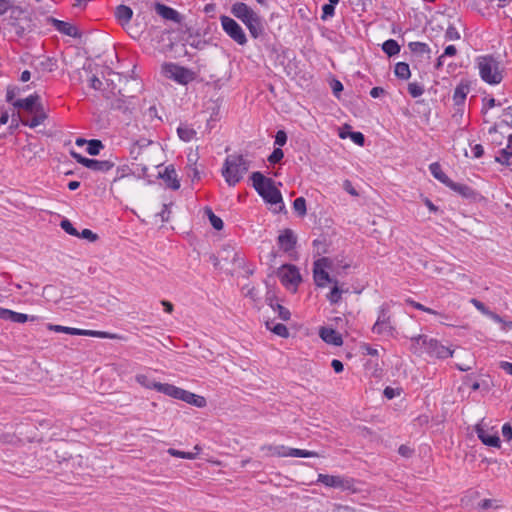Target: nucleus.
Here are the masks:
<instances>
[{
	"mask_svg": "<svg viewBox=\"0 0 512 512\" xmlns=\"http://www.w3.org/2000/svg\"><path fill=\"white\" fill-rule=\"evenodd\" d=\"M445 38L447 40H458L460 39V34L453 25H450L445 32Z\"/></svg>",
	"mask_w": 512,
	"mask_h": 512,
	"instance_id": "obj_52",
	"label": "nucleus"
},
{
	"mask_svg": "<svg viewBox=\"0 0 512 512\" xmlns=\"http://www.w3.org/2000/svg\"><path fill=\"white\" fill-rule=\"evenodd\" d=\"M269 451H272L273 454L280 456V457H286L288 456V450L284 446H277V447H268Z\"/></svg>",
	"mask_w": 512,
	"mask_h": 512,
	"instance_id": "obj_55",
	"label": "nucleus"
},
{
	"mask_svg": "<svg viewBox=\"0 0 512 512\" xmlns=\"http://www.w3.org/2000/svg\"><path fill=\"white\" fill-rule=\"evenodd\" d=\"M406 303H408L409 305H411L412 307H414L417 310H421L423 312L433 314V315H440V313L437 312L436 310L426 307V306L422 305L421 303L412 300L411 298H408L406 300Z\"/></svg>",
	"mask_w": 512,
	"mask_h": 512,
	"instance_id": "obj_44",
	"label": "nucleus"
},
{
	"mask_svg": "<svg viewBox=\"0 0 512 512\" xmlns=\"http://www.w3.org/2000/svg\"><path fill=\"white\" fill-rule=\"evenodd\" d=\"M33 113L34 116L30 120H21L23 125L29 126L30 128H35L47 119V114L44 111L43 105H39L38 110Z\"/></svg>",
	"mask_w": 512,
	"mask_h": 512,
	"instance_id": "obj_24",
	"label": "nucleus"
},
{
	"mask_svg": "<svg viewBox=\"0 0 512 512\" xmlns=\"http://www.w3.org/2000/svg\"><path fill=\"white\" fill-rule=\"evenodd\" d=\"M425 345V353L430 357L437 359H446L453 355V350L450 347L444 346L440 341L430 338L429 341L423 342Z\"/></svg>",
	"mask_w": 512,
	"mask_h": 512,
	"instance_id": "obj_12",
	"label": "nucleus"
},
{
	"mask_svg": "<svg viewBox=\"0 0 512 512\" xmlns=\"http://www.w3.org/2000/svg\"><path fill=\"white\" fill-rule=\"evenodd\" d=\"M288 456L299 457V458H310V457H318V454L314 451L290 448V449H288Z\"/></svg>",
	"mask_w": 512,
	"mask_h": 512,
	"instance_id": "obj_38",
	"label": "nucleus"
},
{
	"mask_svg": "<svg viewBox=\"0 0 512 512\" xmlns=\"http://www.w3.org/2000/svg\"><path fill=\"white\" fill-rule=\"evenodd\" d=\"M153 389L160 392V393H163L167 396H170L174 399H178L179 397V394H180V390L181 388L179 387H176L172 384H168V383H154L153 384Z\"/></svg>",
	"mask_w": 512,
	"mask_h": 512,
	"instance_id": "obj_25",
	"label": "nucleus"
},
{
	"mask_svg": "<svg viewBox=\"0 0 512 512\" xmlns=\"http://www.w3.org/2000/svg\"><path fill=\"white\" fill-rule=\"evenodd\" d=\"M429 170L438 181H440L445 186H448L451 179L443 172L441 165L438 162L431 163L429 165Z\"/></svg>",
	"mask_w": 512,
	"mask_h": 512,
	"instance_id": "obj_27",
	"label": "nucleus"
},
{
	"mask_svg": "<svg viewBox=\"0 0 512 512\" xmlns=\"http://www.w3.org/2000/svg\"><path fill=\"white\" fill-rule=\"evenodd\" d=\"M265 325L266 328L272 331L274 334L283 338L289 337L288 328L284 324L278 323L273 325V321H266Z\"/></svg>",
	"mask_w": 512,
	"mask_h": 512,
	"instance_id": "obj_31",
	"label": "nucleus"
},
{
	"mask_svg": "<svg viewBox=\"0 0 512 512\" xmlns=\"http://www.w3.org/2000/svg\"><path fill=\"white\" fill-rule=\"evenodd\" d=\"M408 92L413 98H417L424 93V88L417 82H411L408 84Z\"/></svg>",
	"mask_w": 512,
	"mask_h": 512,
	"instance_id": "obj_45",
	"label": "nucleus"
},
{
	"mask_svg": "<svg viewBox=\"0 0 512 512\" xmlns=\"http://www.w3.org/2000/svg\"><path fill=\"white\" fill-rule=\"evenodd\" d=\"M162 70L168 78L173 79L180 84H187L193 80V73L189 69L174 63H165L162 66Z\"/></svg>",
	"mask_w": 512,
	"mask_h": 512,
	"instance_id": "obj_10",
	"label": "nucleus"
},
{
	"mask_svg": "<svg viewBox=\"0 0 512 512\" xmlns=\"http://www.w3.org/2000/svg\"><path fill=\"white\" fill-rule=\"evenodd\" d=\"M71 156L84 167L96 172H108L115 166L112 160H97L90 159L82 156L81 154L72 151Z\"/></svg>",
	"mask_w": 512,
	"mask_h": 512,
	"instance_id": "obj_9",
	"label": "nucleus"
},
{
	"mask_svg": "<svg viewBox=\"0 0 512 512\" xmlns=\"http://www.w3.org/2000/svg\"><path fill=\"white\" fill-rule=\"evenodd\" d=\"M79 238L87 239L91 242H95L98 239V235L92 232L90 229H83L81 233H79Z\"/></svg>",
	"mask_w": 512,
	"mask_h": 512,
	"instance_id": "obj_54",
	"label": "nucleus"
},
{
	"mask_svg": "<svg viewBox=\"0 0 512 512\" xmlns=\"http://www.w3.org/2000/svg\"><path fill=\"white\" fill-rule=\"evenodd\" d=\"M87 144V153L92 156L98 155L103 148L102 142L98 139L89 140Z\"/></svg>",
	"mask_w": 512,
	"mask_h": 512,
	"instance_id": "obj_40",
	"label": "nucleus"
},
{
	"mask_svg": "<svg viewBox=\"0 0 512 512\" xmlns=\"http://www.w3.org/2000/svg\"><path fill=\"white\" fill-rule=\"evenodd\" d=\"M275 300V295L268 292L266 295V302L268 303V305L272 308L274 312H277L278 317L281 320L288 321L291 317L290 311Z\"/></svg>",
	"mask_w": 512,
	"mask_h": 512,
	"instance_id": "obj_20",
	"label": "nucleus"
},
{
	"mask_svg": "<svg viewBox=\"0 0 512 512\" xmlns=\"http://www.w3.org/2000/svg\"><path fill=\"white\" fill-rule=\"evenodd\" d=\"M447 187L463 198L474 199L476 197V192L466 184L457 183L451 180Z\"/></svg>",
	"mask_w": 512,
	"mask_h": 512,
	"instance_id": "obj_22",
	"label": "nucleus"
},
{
	"mask_svg": "<svg viewBox=\"0 0 512 512\" xmlns=\"http://www.w3.org/2000/svg\"><path fill=\"white\" fill-rule=\"evenodd\" d=\"M479 74L483 81L488 84H499L503 79L502 69L500 62L493 56H481L477 59Z\"/></svg>",
	"mask_w": 512,
	"mask_h": 512,
	"instance_id": "obj_4",
	"label": "nucleus"
},
{
	"mask_svg": "<svg viewBox=\"0 0 512 512\" xmlns=\"http://www.w3.org/2000/svg\"><path fill=\"white\" fill-rule=\"evenodd\" d=\"M221 25L225 33L237 44L244 46L247 43L244 30L234 19L229 16H222Z\"/></svg>",
	"mask_w": 512,
	"mask_h": 512,
	"instance_id": "obj_7",
	"label": "nucleus"
},
{
	"mask_svg": "<svg viewBox=\"0 0 512 512\" xmlns=\"http://www.w3.org/2000/svg\"><path fill=\"white\" fill-rule=\"evenodd\" d=\"M231 13L247 27L254 39L264 34L263 19L246 3H234L231 7Z\"/></svg>",
	"mask_w": 512,
	"mask_h": 512,
	"instance_id": "obj_1",
	"label": "nucleus"
},
{
	"mask_svg": "<svg viewBox=\"0 0 512 512\" xmlns=\"http://www.w3.org/2000/svg\"><path fill=\"white\" fill-rule=\"evenodd\" d=\"M130 171H131L130 168L128 166H126V165L117 168L116 176L114 178V181H117V180L123 178L124 176L128 175L130 173Z\"/></svg>",
	"mask_w": 512,
	"mask_h": 512,
	"instance_id": "obj_59",
	"label": "nucleus"
},
{
	"mask_svg": "<svg viewBox=\"0 0 512 512\" xmlns=\"http://www.w3.org/2000/svg\"><path fill=\"white\" fill-rule=\"evenodd\" d=\"M60 226L67 234L75 237L79 236V232L68 219L62 220Z\"/></svg>",
	"mask_w": 512,
	"mask_h": 512,
	"instance_id": "obj_46",
	"label": "nucleus"
},
{
	"mask_svg": "<svg viewBox=\"0 0 512 512\" xmlns=\"http://www.w3.org/2000/svg\"><path fill=\"white\" fill-rule=\"evenodd\" d=\"M249 166V161L243 155H229L224 161L222 176L226 183L233 187L243 179L249 170Z\"/></svg>",
	"mask_w": 512,
	"mask_h": 512,
	"instance_id": "obj_2",
	"label": "nucleus"
},
{
	"mask_svg": "<svg viewBox=\"0 0 512 512\" xmlns=\"http://www.w3.org/2000/svg\"><path fill=\"white\" fill-rule=\"evenodd\" d=\"M160 177L169 188L173 190H178L180 188V182L177 178V173L173 165L165 167L164 171L160 173Z\"/></svg>",
	"mask_w": 512,
	"mask_h": 512,
	"instance_id": "obj_21",
	"label": "nucleus"
},
{
	"mask_svg": "<svg viewBox=\"0 0 512 512\" xmlns=\"http://www.w3.org/2000/svg\"><path fill=\"white\" fill-rule=\"evenodd\" d=\"M343 187L346 192H348L352 196H358V192L353 187L352 183L349 180H345L343 183Z\"/></svg>",
	"mask_w": 512,
	"mask_h": 512,
	"instance_id": "obj_62",
	"label": "nucleus"
},
{
	"mask_svg": "<svg viewBox=\"0 0 512 512\" xmlns=\"http://www.w3.org/2000/svg\"><path fill=\"white\" fill-rule=\"evenodd\" d=\"M205 214L208 216L209 221L214 229H216V230L223 229L224 223H223L222 219L220 217L216 216L210 207L205 208Z\"/></svg>",
	"mask_w": 512,
	"mask_h": 512,
	"instance_id": "obj_36",
	"label": "nucleus"
},
{
	"mask_svg": "<svg viewBox=\"0 0 512 512\" xmlns=\"http://www.w3.org/2000/svg\"><path fill=\"white\" fill-rule=\"evenodd\" d=\"M352 141L360 146L364 145L365 137L361 132H351L349 134Z\"/></svg>",
	"mask_w": 512,
	"mask_h": 512,
	"instance_id": "obj_56",
	"label": "nucleus"
},
{
	"mask_svg": "<svg viewBox=\"0 0 512 512\" xmlns=\"http://www.w3.org/2000/svg\"><path fill=\"white\" fill-rule=\"evenodd\" d=\"M9 10H11L12 14L16 12H22V10L19 9L18 7H13V4L10 0H0V16L4 15Z\"/></svg>",
	"mask_w": 512,
	"mask_h": 512,
	"instance_id": "obj_42",
	"label": "nucleus"
},
{
	"mask_svg": "<svg viewBox=\"0 0 512 512\" xmlns=\"http://www.w3.org/2000/svg\"><path fill=\"white\" fill-rule=\"evenodd\" d=\"M293 208L294 210L300 215L304 216L306 215L307 209H306V200L304 197H298L293 202Z\"/></svg>",
	"mask_w": 512,
	"mask_h": 512,
	"instance_id": "obj_43",
	"label": "nucleus"
},
{
	"mask_svg": "<svg viewBox=\"0 0 512 512\" xmlns=\"http://www.w3.org/2000/svg\"><path fill=\"white\" fill-rule=\"evenodd\" d=\"M430 338H428L425 335H418L411 338V350L414 353H425V345L423 344L424 340L429 341Z\"/></svg>",
	"mask_w": 512,
	"mask_h": 512,
	"instance_id": "obj_33",
	"label": "nucleus"
},
{
	"mask_svg": "<svg viewBox=\"0 0 512 512\" xmlns=\"http://www.w3.org/2000/svg\"><path fill=\"white\" fill-rule=\"evenodd\" d=\"M469 91V86L467 84H459L454 90L453 101L455 105L462 106L464 105L467 93Z\"/></svg>",
	"mask_w": 512,
	"mask_h": 512,
	"instance_id": "obj_28",
	"label": "nucleus"
},
{
	"mask_svg": "<svg viewBox=\"0 0 512 512\" xmlns=\"http://www.w3.org/2000/svg\"><path fill=\"white\" fill-rule=\"evenodd\" d=\"M332 261L323 257L314 262L313 267V278L314 282L318 287H324L327 283H333L336 279L329 276V273L325 270L331 268Z\"/></svg>",
	"mask_w": 512,
	"mask_h": 512,
	"instance_id": "obj_8",
	"label": "nucleus"
},
{
	"mask_svg": "<svg viewBox=\"0 0 512 512\" xmlns=\"http://www.w3.org/2000/svg\"><path fill=\"white\" fill-rule=\"evenodd\" d=\"M382 49L388 56H394L399 53L400 46L396 40L389 39L383 43Z\"/></svg>",
	"mask_w": 512,
	"mask_h": 512,
	"instance_id": "obj_35",
	"label": "nucleus"
},
{
	"mask_svg": "<svg viewBox=\"0 0 512 512\" xmlns=\"http://www.w3.org/2000/svg\"><path fill=\"white\" fill-rule=\"evenodd\" d=\"M47 23L51 24L58 32H60L64 35L74 37V38L80 36L78 29L74 25H72L68 22L58 20L54 17H48Z\"/></svg>",
	"mask_w": 512,
	"mask_h": 512,
	"instance_id": "obj_16",
	"label": "nucleus"
},
{
	"mask_svg": "<svg viewBox=\"0 0 512 512\" xmlns=\"http://www.w3.org/2000/svg\"><path fill=\"white\" fill-rule=\"evenodd\" d=\"M0 319L8 320L14 323H25L27 321H35L36 316H28L27 314L15 312L10 309L0 307Z\"/></svg>",
	"mask_w": 512,
	"mask_h": 512,
	"instance_id": "obj_18",
	"label": "nucleus"
},
{
	"mask_svg": "<svg viewBox=\"0 0 512 512\" xmlns=\"http://www.w3.org/2000/svg\"><path fill=\"white\" fill-rule=\"evenodd\" d=\"M132 16V9L126 5L121 4L115 9V17L122 26L128 24Z\"/></svg>",
	"mask_w": 512,
	"mask_h": 512,
	"instance_id": "obj_26",
	"label": "nucleus"
},
{
	"mask_svg": "<svg viewBox=\"0 0 512 512\" xmlns=\"http://www.w3.org/2000/svg\"><path fill=\"white\" fill-rule=\"evenodd\" d=\"M512 150H508L507 148L501 149L499 154L495 157V161L506 166L512 165Z\"/></svg>",
	"mask_w": 512,
	"mask_h": 512,
	"instance_id": "obj_37",
	"label": "nucleus"
},
{
	"mask_svg": "<svg viewBox=\"0 0 512 512\" xmlns=\"http://www.w3.org/2000/svg\"><path fill=\"white\" fill-rule=\"evenodd\" d=\"M320 338L327 344L341 346L343 344L342 335L333 328L321 327L319 329Z\"/></svg>",
	"mask_w": 512,
	"mask_h": 512,
	"instance_id": "obj_19",
	"label": "nucleus"
},
{
	"mask_svg": "<svg viewBox=\"0 0 512 512\" xmlns=\"http://www.w3.org/2000/svg\"><path fill=\"white\" fill-rule=\"evenodd\" d=\"M155 10L157 14H159L162 18L166 20H172L175 22H180V14L173 8L168 7L161 3L155 4Z\"/></svg>",
	"mask_w": 512,
	"mask_h": 512,
	"instance_id": "obj_23",
	"label": "nucleus"
},
{
	"mask_svg": "<svg viewBox=\"0 0 512 512\" xmlns=\"http://www.w3.org/2000/svg\"><path fill=\"white\" fill-rule=\"evenodd\" d=\"M322 11H323V14H322L321 18L323 20L327 19L328 17H332L335 13L334 5L325 4L322 8Z\"/></svg>",
	"mask_w": 512,
	"mask_h": 512,
	"instance_id": "obj_58",
	"label": "nucleus"
},
{
	"mask_svg": "<svg viewBox=\"0 0 512 512\" xmlns=\"http://www.w3.org/2000/svg\"><path fill=\"white\" fill-rule=\"evenodd\" d=\"M20 93V88L17 86H8L6 92V101L13 105L16 95Z\"/></svg>",
	"mask_w": 512,
	"mask_h": 512,
	"instance_id": "obj_50",
	"label": "nucleus"
},
{
	"mask_svg": "<svg viewBox=\"0 0 512 512\" xmlns=\"http://www.w3.org/2000/svg\"><path fill=\"white\" fill-rule=\"evenodd\" d=\"M250 178L254 189L266 202L270 204L282 202L281 192L275 187L271 178L265 177L261 172H253Z\"/></svg>",
	"mask_w": 512,
	"mask_h": 512,
	"instance_id": "obj_3",
	"label": "nucleus"
},
{
	"mask_svg": "<svg viewBox=\"0 0 512 512\" xmlns=\"http://www.w3.org/2000/svg\"><path fill=\"white\" fill-rule=\"evenodd\" d=\"M472 152L475 158H480L484 154V148L480 144H475L474 146H472Z\"/></svg>",
	"mask_w": 512,
	"mask_h": 512,
	"instance_id": "obj_63",
	"label": "nucleus"
},
{
	"mask_svg": "<svg viewBox=\"0 0 512 512\" xmlns=\"http://www.w3.org/2000/svg\"><path fill=\"white\" fill-rule=\"evenodd\" d=\"M136 381L140 385H142L148 389H153V384L157 383L156 381H150L146 375H142V374L136 376Z\"/></svg>",
	"mask_w": 512,
	"mask_h": 512,
	"instance_id": "obj_53",
	"label": "nucleus"
},
{
	"mask_svg": "<svg viewBox=\"0 0 512 512\" xmlns=\"http://www.w3.org/2000/svg\"><path fill=\"white\" fill-rule=\"evenodd\" d=\"M188 404L198 408H203L207 405V401L205 397L193 393L190 400L188 401Z\"/></svg>",
	"mask_w": 512,
	"mask_h": 512,
	"instance_id": "obj_47",
	"label": "nucleus"
},
{
	"mask_svg": "<svg viewBox=\"0 0 512 512\" xmlns=\"http://www.w3.org/2000/svg\"><path fill=\"white\" fill-rule=\"evenodd\" d=\"M475 432L479 440L486 446L500 448L501 441L497 431L491 432L489 429H485L481 424L475 426Z\"/></svg>",
	"mask_w": 512,
	"mask_h": 512,
	"instance_id": "obj_13",
	"label": "nucleus"
},
{
	"mask_svg": "<svg viewBox=\"0 0 512 512\" xmlns=\"http://www.w3.org/2000/svg\"><path fill=\"white\" fill-rule=\"evenodd\" d=\"M40 96L37 93L29 95L24 99H17L13 102V106L16 109H23L29 113H33L38 110V106L42 105L40 102Z\"/></svg>",
	"mask_w": 512,
	"mask_h": 512,
	"instance_id": "obj_15",
	"label": "nucleus"
},
{
	"mask_svg": "<svg viewBox=\"0 0 512 512\" xmlns=\"http://www.w3.org/2000/svg\"><path fill=\"white\" fill-rule=\"evenodd\" d=\"M39 67L44 72H53L57 68V60L52 57H47L39 63Z\"/></svg>",
	"mask_w": 512,
	"mask_h": 512,
	"instance_id": "obj_39",
	"label": "nucleus"
},
{
	"mask_svg": "<svg viewBox=\"0 0 512 512\" xmlns=\"http://www.w3.org/2000/svg\"><path fill=\"white\" fill-rule=\"evenodd\" d=\"M394 73L396 77L402 80H407L411 76L409 65L405 62H398L395 65Z\"/></svg>",
	"mask_w": 512,
	"mask_h": 512,
	"instance_id": "obj_34",
	"label": "nucleus"
},
{
	"mask_svg": "<svg viewBox=\"0 0 512 512\" xmlns=\"http://www.w3.org/2000/svg\"><path fill=\"white\" fill-rule=\"evenodd\" d=\"M48 329L51 331H54V332L66 333V334H70V335L90 336V337H97V338H104V339L117 338V335L111 334L109 332L78 329V328H72V327L61 326V325L49 324Z\"/></svg>",
	"mask_w": 512,
	"mask_h": 512,
	"instance_id": "obj_6",
	"label": "nucleus"
},
{
	"mask_svg": "<svg viewBox=\"0 0 512 512\" xmlns=\"http://www.w3.org/2000/svg\"><path fill=\"white\" fill-rule=\"evenodd\" d=\"M95 69V66L91 63L84 65L81 69L77 70L76 73L78 75V80L80 82L87 81L91 72Z\"/></svg>",
	"mask_w": 512,
	"mask_h": 512,
	"instance_id": "obj_41",
	"label": "nucleus"
},
{
	"mask_svg": "<svg viewBox=\"0 0 512 512\" xmlns=\"http://www.w3.org/2000/svg\"><path fill=\"white\" fill-rule=\"evenodd\" d=\"M89 86L94 90H101L103 86V82L97 77L94 72H91L89 78L87 79Z\"/></svg>",
	"mask_w": 512,
	"mask_h": 512,
	"instance_id": "obj_48",
	"label": "nucleus"
},
{
	"mask_svg": "<svg viewBox=\"0 0 512 512\" xmlns=\"http://www.w3.org/2000/svg\"><path fill=\"white\" fill-rule=\"evenodd\" d=\"M317 482L325 485L326 487L338 488L341 490H347L352 492L357 491V489L355 488V480L351 477L319 474Z\"/></svg>",
	"mask_w": 512,
	"mask_h": 512,
	"instance_id": "obj_5",
	"label": "nucleus"
},
{
	"mask_svg": "<svg viewBox=\"0 0 512 512\" xmlns=\"http://www.w3.org/2000/svg\"><path fill=\"white\" fill-rule=\"evenodd\" d=\"M333 284L334 285H333L331 291L327 294V300L330 302V304H337L340 302V300L342 298V294L347 293L348 289H346V290L340 289L338 286V280H335V282H333Z\"/></svg>",
	"mask_w": 512,
	"mask_h": 512,
	"instance_id": "obj_29",
	"label": "nucleus"
},
{
	"mask_svg": "<svg viewBox=\"0 0 512 512\" xmlns=\"http://www.w3.org/2000/svg\"><path fill=\"white\" fill-rule=\"evenodd\" d=\"M502 435L505 440L510 441L512 439V426L509 423H505L502 427Z\"/></svg>",
	"mask_w": 512,
	"mask_h": 512,
	"instance_id": "obj_60",
	"label": "nucleus"
},
{
	"mask_svg": "<svg viewBox=\"0 0 512 512\" xmlns=\"http://www.w3.org/2000/svg\"><path fill=\"white\" fill-rule=\"evenodd\" d=\"M331 366L336 373H341L344 369L343 363L338 359H333L331 362Z\"/></svg>",
	"mask_w": 512,
	"mask_h": 512,
	"instance_id": "obj_64",
	"label": "nucleus"
},
{
	"mask_svg": "<svg viewBox=\"0 0 512 512\" xmlns=\"http://www.w3.org/2000/svg\"><path fill=\"white\" fill-rule=\"evenodd\" d=\"M279 277L284 285L292 284L297 286L301 282L299 270L296 266L291 264H286L281 267Z\"/></svg>",
	"mask_w": 512,
	"mask_h": 512,
	"instance_id": "obj_14",
	"label": "nucleus"
},
{
	"mask_svg": "<svg viewBox=\"0 0 512 512\" xmlns=\"http://www.w3.org/2000/svg\"><path fill=\"white\" fill-rule=\"evenodd\" d=\"M372 331L378 335H392L394 327L390 323L389 308L387 305H382L379 311L378 318L372 327Z\"/></svg>",
	"mask_w": 512,
	"mask_h": 512,
	"instance_id": "obj_11",
	"label": "nucleus"
},
{
	"mask_svg": "<svg viewBox=\"0 0 512 512\" xmlns=\"http://www.w3.org/2000/svg\"><path fill=\"white\" fill-rule=\"evenodd\" d=\"M284 157V152L282 151L281 148H275L273 150V152L270 154V156L268 157V161L271 163V164H276L278 162H280Z\"/></svg>",
	"mask_w": 512,
	"mask_h": 512,
	"instance_id": "obj_49",
	"label": "nucleus"
},
{
	"mask_svg": "<svg viewBox=\"0 0 512 512\" xmlns=\"http://www.w3.org/2000/svg\"><path fill=\"white\" fill-rule=\"evenodd\" d=\"M297 243V237L293 230L286 228L278 236V245L284 252L292 251Z\"/></svg>",
	"mask_w": 512,
	"mask_h": 512,
	"instance_id": "obj_17",
	"label": "nucleus"
},
{
	"mask_svg": "<svg viewBox=\"0 0 512 512\" xmlns=\"http://www.w3.org/2000/svg\"><path fill=\"white\" fill-rule=\"evenodd\" d=\"M177 134L182 141L189 142L195 137L196 131L188 125H180Z\"/></svg>",
	"mask_w": 512,
	"mask_h": 512,
	"instance_id": "obj_32",
	"label": "nucleus"
},
{
	"mask_svg": "<svg viewBox=\"0 0 512 512\" xmlns=\"http://www.w3.org/2000/svg\"><path fill=\"white\" fill-rule=\"evenodd\" d=\"M286 142H287L286 132L283 130L277 131L276 136H275V144H277L279 146H283L286 144Z\"/></svg>",
	"mask_w": 512,
	"mask_h": 512,
	"instance_id": "obj_57",
	"label": "nucleus"
},
{
	"mask_svg": "<svg viewBox=\"0 0 512 512\" xmlns=\"http://www.w3.org/2000/svg\"><path fill=\"white\" fill-rule=\"evenodd\" d=\"M408 47L410 51L417 56H428L431 52L430 47L423 42H410L408 44Z\"/></svg>",
	"mask_w": 512,
	"mask_h": 512,
	"instance_id": "obj_30",
	"label": "nucleus"
},
{
	"mask_svg": "<svg viewBox=\"0 0 512 512\" xmlns=\"http://www.w3.org/2000/svg\"><path fill=\"white\" fill-rule=\"evenodd\" d=\"M168 453H169L171 456L179 457V458H184V459H194V458H195V454H194V453H191V452H183V451L176 450V449H174V448H170V449L168 450Z\"/></svg>",
	"mask_w": 512,
	"mask_h": 512,
	"instance_id": "obj_51",
	"label": "nucleus"
},
{
	"mask_svg": "<svg viewBox=\"0 0 512 512\" xmlns=\"http://www.w3.org/2000/svg\"><path fill=\"white\" fill-rule=\"evenodd\" d=\"M470 302L474 305V307L479 310L480 312H482L483 314H486L489 312V310L486 308V306L484 305V303H482L481 301L477 300L476 298H472L470 300Z\"/></svg>",
	"mask_w": 512,
	"mask_h": 512,
	"instance_id": "obj_61",
	"label": "nucleus"
}]
</instances>
